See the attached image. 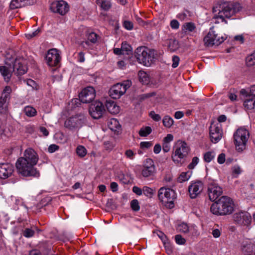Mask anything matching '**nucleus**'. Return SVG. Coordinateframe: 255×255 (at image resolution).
Returning a JSON list of instances; mask_svg holds the SVG:
<instances>
[{"label": "nucleus", "mask_w": 255, "mask_h": 255, "mask_svg": "<svg viewBox=\"0 0 255 255\" xmlns=\"http://www.w3.org/2000/svg\"><path fill=\"white\" fill-rule=\"evenodd\" d=\"M39 159L37 153L32 148L26 149L22 157L17 160L15 166L18 174L24 177L39 176V172L34 166Z\"/></svg>", "instance_id": "f257e3e1"}, {"label": "nucleus", "mask_w": 255, "mask_h": 255, "mask_svg": "<svg viewBox=\"0 0 255 255\" xmlns=\"http://www.w3.org/2000/svg\"><path fill=\"white\" fill-rule=\"evenodd\" d=\"M134 56L139 63L149 67L153 64L158 57V52L154 49L145 46L137 47L134 52Z\"/></svg>", "instance_id": "f03ea898"}, {"label": "nucleus", "mask_w": 255, "mask_h": 255, "mask_svg": "<svg viewBox=\"0 0 255 255\" xmlns=\"http://www.w3.org/2000/svg\"><path fill=\"white\" fill-rule=\"evenodd\" d=\"M236 4L231 1L220 0L213 7V12L218 11V17L222 21L227 23L225 18H230L238 11L236 9Z\"/></svg>", "instance_id": "7ed1b4c3"}, {"label": "nucleus", "mask_w": 255, "mask_h": 255, "mask_svg": "<svg viewBox=\"0 0 255 255\" xmlns=\"http://www.w3.org/2000/svg\"><path fill=\"white\" fill-rule=\"evenodd\" d=\"M249 137V131L243 127L239 128L234 133V142L236 149L239 152H242L246 148Z\"/></svg>", "instance_id": "20e7f679"}, {"label": "nucleus", "mask_w": 255, "mask_h": 255, "mask_svg": "<svg viewBox=\"0 0 255 255\" xmlns=\"http://www.w3.org/2000/svg\"><path fill=\"white\" fill-rule=\"evenodd\" d=\"M158 198L160 202L171 209L174 207V201L176 198V194L174 190L163 187L158 190Z\"/></svg>", "instance_id": "39448f33"}, {"label": "nucleus", "mask_w": 255, "mask_h": 255, "mask_svg": "<svg viewBox=\"0 0 255 255\" xmlns=\"http://www.w3.org/2000/svg\"><path fill=\"white\" fill-rule=\"evenodd\" d=\"M131 81L127 80L122 83H117L114 85L110 90V96L115 99H119L124 95L127 90L130 86Z\"/></svg>", "instance_id": "423d86ee"}, {"label": "nucleus", "mask_w": 255, "mask_h": 255, "mask_svg": "<svg viewBox=\"0 0 255 255\" xmlns=\"http://www.w3.org/2000/svg\"><path fill=\"white\" fill-rule=\"evenodd\" d=\"M223 190L215 181L208 178V198L211 201H215L222 194Z\"/></svg>", "instance_id": "0eeeda50"}, {"label": "nucleus", "mask_w": 255, "mask_h": 255, "mask_svg": "<svg viewBox=\"0 0 255 255\" xmlns=\"http://www.w3.org/2000/svg\"><path fill=\"white\" fill-rule=\"evenodd\" d=\"M175 151L172 158L174 161L177 160V158L183 159L188 155L189 148L184 141H178L175 147Z\"/></svg>", "instance_id": "6e6552de"}, {"label": "nucleus", "mask_w": 255, "mask_h": 255, "mask_svg": "<svg viewBox=\"0 0 255 255\" xmlns=\"http://www.w3.org/2000/svg\"><path fill=\"white\" fill-rule=\"evenodd\" d=\"M86 118L84 115L80 114L67 119L64 123L65 128L73 130L82 126L85 121Z\"/></svg>", "instance_id": "1a4fd4ad"}, {"label": "nucleus", "mask_w": 255, "mask_h": 255, "mask_svg": "<svg viewBox=\"0 0 255 255\" xmlns=\"http://www.w3.org/2000/svg\"><path fill=\"white\" fill-rule=\"evenodd\" d=\"M89 111L90 115L94 119H98L102 116L105 108L102 103L96 101L91 104Z\"/></svg>", "instance_id": "9d476101"}, {"label": "nucleus", "mask_w": 255, "mask_h": 255, "mask_svg": "<svg viewBox=\"0 0 255 255\" xmlns=\"http://www.w3.org/2000/svg\"><path fill=\"white\" fill-rule=\"evenodd\" d=\"M233 219L237 224L244 226L250 225L252 221V217L250 214L245 211L234 214Z\"/></svg>", "instance_id": "9b49d317"}, {"label": "nucleus", "mask_w": 255, "mask_h": 255, "mask_svg": "<svg viewBox=\"0 0 255 255\" xmlns=\"http://www.w3.org/2000/svg\"><path fill=\"white\" fill-rule=\"evenodd\" d=\"M45 59L49 66H57L60 61L61 57L57 49H51L47 52Z\"/></svg>", "instance_id": "f8f14e48"}, {"label": "nucleus", "mask_w": 255, "mask_h": 255, "mask_svg": "<svg viewBox=\"0 0 255 255\" xmlns=\"http://www.w3.org/2000/svg\"><path fill=\"white\" fill-rule=\"evenodd\" d=\"M95 90L93 87L89 86L84 88L79 94V98L83 103L92 102L95 97Z\"/></svg>", "instance_id": "ddd939ff"}, {"label": "nucleus", "mask_w": 255, "mask_h": 255, "mask_svg": "<svg viewBox=\"0 0 255 255\" xmlns=\"http://www.w3.org/2000/svg\"><path fill=\"white\" fill-rule=\"evenodd\" d=\"M221 206L223 212L224 216L231 214L234 211V203L233 200L230 197L226 196L221 197Z\"/></svg>", "instance_id": "4468645a"}, {"label": "nucleus", "mask_w": 255, "mask_h": 255, "mask_svg": "<svg viewBox=\"0 0 255 255\" xmlns=\"http://www.w3.org/2000/svg\"><path fill=\"white\" fill-rule=\"evenodd\" d=\"M50 9L53 12L64 15L68 11L69 6L64 0L56 1L51 4Z\"/></svg>", "instance_id": "2eb2a0df"}, {"label": "nucleus", "mask_w": 255, "mask_h": 255, "mask_svg": "<svg viewBox=\"0 0 255 255\" xmlns=\"http://www.w3.org/2000/svg\"><path fill=\"white\" fill-rule=\"evenodd\" d=\"M225 38L223 36L220 37L216 33L214 28H210L208 32V46H218L221 43L224 42Z\"/></svg>", "instance_id": "dca6fc26"}, {"label": "nucleus", "mask_w": 255, "mask_h": 255, "mask_svg": "<svg viewBox=\"0 0 255 255\" xmlns=\"http://www.w3.org/2000/svg\"><path fill=\"white\" fill-rule=\"evenodd\" d=\"M155 172V168L154 162L151 159H146L141 171L142 175L144 177H148L153 175Z\"/></svg>", "instance_id": "f3484780"}, {"label": "nucleus", "mask_w": 255, "mask_h": 255, "mask_svg": "<svg viewBox=\"0 0 255 255\" xmlns=\"http://www.w3.org/2000/svg\"><path fill=\"white\" fill-rule=\"evenodd\" d=\"M14 171L13 165L9 163L0 164V178L6 179L11 176Z\"/></svg>", "instance_id": "a211bd4d"}, {"label": "nucleus", "mask_w": 255, "mask_h": 255, "mask_svg": "<svg viewBox=\"0 0 255 255\" xmlns=\"http://www.w3.org/2000/svg\"><path fill=\"white\" fill-rule=\"evenodd\" d=\"M203 189V184L201 181L193 182L188 187V191L191 198H195Z\"/></svg>", "instance_id": "6ab92c4d"}, {"label": "nucleus", "mask_w": 255, "mask_h": 255, "mask_svg": "<svg viewBox=\"0 0 255 255\" xmlns=\"http://www.w3.org/2000/svg\"><path fill=\"white\" fill-rule=\"evenodd\" d=\"M12 92L11 88L9 86H5L2 90L0 98V104L4 108L7 109V105L10 98V94Z\"/></svg>", "instance_id": "aec40b11"}, {"label": "nucleus", "mask_w": 255, "mask_h": 255, "mask_svg": "<svg viewBox=\"0 0 255 255\" xmlns=\"http://www.w3.org/2000/svg\"><path fill=\"white\" fill-rule=\"evenodd\" d=\"M22 59H16L13 64L12 70L17 75H23L27 71V67L23 65Z\"/></svg>", "instance_id": "412c9836"}, {"label": "nucleus", "mask_w": 255, "mask_h": 255, "mask_svg": "<svg viewBox=\"0 0 255 255\" xmlns=\"http://www.w3.org/2000/svg\"><path fill=\"white\" fill-rule=\"evenodd\" d=\"M214 203L212 204L210 207L211 212L214 215L217 216H224L223 212L221 206V197L216 201H214Z\"/></svg>", "instance_id": "4be33fe9"}, {"label": "nucleus", "mask_w": 255, "mask_h": 255, "mask_svg": "<svg viewBox=\"0 0 255 255\" xmlns=\"http://www.w3.org/2000/svg\"><path fill=\"white\" fill-rule=\"evenodd\" d=\"M12 71V67L10 66L9 67L6 66H0V73L3 76L5 81L7 82L10 79Z\"/></svg>", "instance_id": "5701e85b"}, {"label": "nucleus", "mask_w": 255, "mask_h": 255, "mask_svg": "<svg viewBox=\"0 0 255 255\" xmlns=\"http://www.w3.org/2000/svg\"><path fill=\"white\" fill-rule=\"evenodd\" d=\"M106 107L109 112L112 114H118L120 111L119 107L114 101L112 100L106 101Z\"/></svg>", "instance_id": "b1692460"}, {"label": "nucleus", "mask_w": 255, "mask_h": 255, "mask_svg": "<svg viewBox=\"0 0 255 255\" xmlns=\"http://www.w3.org/2000/svg\"><path fill=\"white\" fill-rule=\"evenodd\" d=\"M29 0H11L9 7L11 9H14L24 6L29 4Z\"/></svg>", "instance_id": "393cba45"}, {"label": "nucleus", "mask_w": 255, "mask_h": 255, "mask_svg": "<svg viewBox=\"0 0 255 255\" xmlns=\"http://www.w3.org/2000/svg\"><path fill=\"white\" fill-rule=\"evenodd\" d=\"M240 93L244 98L255 97V85L251 86L249 90L245 89H241Z\"/></svg>", "instance_id": "a878e982"}, {"label": "nucleus", "mask_w": 255, "mask_h": 255, "mask_svg": "<svg viewBox=\"0 0 255 255\" xmlns=\"http://www.w3.org/2000/svg\"><path fill=\"white\" fill-rule=\"evenodd\" d=\"M108 125L110 129L115 131H119L121 128L119 121L116 119H111Z\"/></svg>", "instance_id": "bb28decb"}, {"label": "nucleus", "mask_w": 255, "mask_h": 255, "mask_svg": "<svg viewBox=\"0 0 255 255\" xmlns=\"http://www.w3.org/2000/svg\"><path fill=\"white\" fill-rule=\"evenodd\" d=\"M96 3L105 11L108 10L111 7L110 0H96Z\"/></svg>", "instance_id": "cd10ccee"}, {"label": "nucleus", "mask_w": 255, "mask_h": 255, "mask_svg": "<svg viewBox=\"0 0 255 255\" xmlns=\"http://www.w3.org/2000/svg\"><path fill=\"white\" fill-rule=\"evenodd\" d=\"M138 76L139 81L143 84H147L149 82V77L148 75L143 71L138 72Z\"/></svg>", "instance_id": "c85d7f7f"}, {"label": "nucleus", "mask_w": 255, "mask_h": 255, "mask_svg": "<svg viewBox=\"0 0 255 255\" xmlns=\"http://www.w3.org/2000/svg\"><path fill=\"white\" fill-rule=\"evenodd\" d=\"M168 47L171 52H174L179 48L178 41L175 39H170L168 42Z\"/></svg>", "instance_id": "c756f323"}, {"label": "nucleus", "mask_w": 255, "mask_h": 255, "mask_svg": "<svg viewBox=\"0 0 255 255\" xmlns=\"http://www.w3.org/2000/svg\"><path fill=\"white\" fill-rule=\"evenodd\" d=\"M255 250V246L252 243H249L244 245L243 246V252L244 255L253 253Z\"/></svg>", "instance_id": "7c9ffc66"}, {"label": "nucleus", "mask_w": 255, "mask_h": 255, "mask_svg": "<svg viewBox=\"0 0 255 255\" xmlns=\"http://www.w3.org/2000/svg\"><path fill=\"white\" fill-rule=\"evenodd\" d=\"M209 134L211 142L214 143L218 142L221 139L223 135V133H220V132H217V133L213 132L212 133H209Z\"/></svg>", "instance_id": "2f4dec72"}, {"label": "nucleus", "mask_w": 255, "mask_h": 255, "mask_svg": "<svg viewBox=\"0 0 255 255\" xmlns=\"http://www.w3.org/2000/svg\"><path fill=\"white\" fill-rule=\"evenodd\" d=\"M244 98V106L245 108L248 110H251L252 108H254L252 105L255 103V99L253 97Z\"/></svg>", "instance_id": "473e14b6"}, {"label": "nucleus", "mask_w": 255, "mask_h": 255, "mask_svg": "<svg viewBox=\"0 0 255 255\" xmlns=\"http://www.w3.org/2000/svg\"><path fill=\"white\" fill-rule=\"evenodd\" d=\"M152 132V128L150 127H142L139 130L138 133L141 137H146Z\"/></svg>", "instance_id": "72a5a7b5"}, {"label": "nucleus", "mask_w": 255, "mask_h": 255, "mask_svg": "<svg viewBox=\"0 0 255 255\" xmlns=\"http://www.w3.org/2000/svg\"><path fill=\"white\" fill-rule=\"evenodd\" d=\"M25 115L28 117H34L36 114V110L31 106H26L24 110Z\"/></svg>", "instance_id": "f704fd0d"}, {"label": "nucleus", "mask_w": 255, "mask_h": 255, "mask_svg": "<svg viewBox=\"0 0 255 255\" xmlns=\"http://www.w3.org/2000/svg\"><path fill=\"white\" fill-rule=\"evenodd\" d=\"M220 127L221 126L218 124H214V123H211L210 127L209 133H212L213 132L215 133H217V132L223 133L222 130Z\"/></svg>", "instance_id": "c9c22d12"}, {"label": "nucleus", "mask_w": 255, "mask_h": 255, "mask_svg": "<svg viewBox=\"0 0 255 255\" xmlns=\"http://www.w3.org/2000/svg\"><path fill=\"white\" fill-rule=\"evenodd\" d=\"M173 123L174 121L172 118L168 116H165L163 119V124L167 128L171 127L173 125Z\"/></svg>", "instance_id": "e433bc0d"}, {"label": "nucleus", "mask_w": 255, "mask_h": 255, "mask_svg": "<svg viewBox=\"0 0 255 255\" xmlns=\"http://www.w3.org/2000/svg\"><path fill=\"white\" fill-rule=\"evenodd\" d=\"M142 191L143 194L149 198H151L155 192L153 189L147 186L143 187Z\"/></svg>", "instance_id": "4c0bfd02"}, {"label": "nucleus", "mask_w": 255, "mask_h": 255, "mask_svg": "<svg viewBox=\"0 0 255 255\" xmlns=\"http://www.w3.org/2000/svg\"><path fill=\"white\" fill-rule=\"evenodd\" d=\"M191 173L189 172H182L178 178L180 182L187 181L190 177Z\"/></svg>", "instance_id": "58836bf2"}, {"label": "nucleus", "mask_w": 255, "mask_h": 255, "mask_svg": "<svg viewBox=\"0 0 255 255\" xmlns=\"http://www.w3.org/2000/svg\"><path fill=\"white\" fill-rule=\"evenodd\" d=\"M77 154L80 157H84L87 153L86 149L82 145H79L76 148Z\"/></svg>", "instance_id": "ea45409f"}, {"label": "nucleus", "mask_w": 255, "mask_h": 255, "mask_svg": "<svg viewBox=\"0 0 255 255\" xmlns=\"http://www.w3.org/2000/svg\"><path fill=\"white\" fill-rule=\"evenodd\" d=\"M98 35L95 32H91L88 35V41L86 43H88L89 42H91L93 43H96L97 40Z\"/></svg>", "instance_id": "a19ab883"}, {"label": "nucleus", "mask_w": 255, "mask_h": 255, "mask_svg": "<svg viewBox=\"0 0 255 255\" xmlns=\"http://www.w3.org/2000/svg\"><path fill=\"white\" fill-rule=\"evenodd\" d=\"M130 206L131 209L134 211H138L140 209V206L139 205L138 202L137 200H133L131 201Z\"/></svg>", "instance_id": "79ce46f5"}, {"label": "nucleus", "mask_w": 255, "mask_h": 255, "mask_svg": "<svg viewBox=\"0 0 255 255\" xmlns=\"http://www.w3.org/2000/svg\"><path fill=\"white\" fill-rule=\"evenodd\" d=\"M40 29L39 28H38L33 32L25 34V36L27 39H31L33 37L38 36L40 33Z\"/></svg>", "instance_id": "37998d69"}, {"label": "nucleus", "mask_w": 255, "mask_h": 255, "mask_svg": "<svg viewBox=\"0 0 255 255\" xmlns=\"http://www.w3.org/2000/svg\"><path fill=\"white\" fill-rule=\"evenodd\" d=\"M156 95V93L155 92H151L146 94H143L141 95H140L138 96V98L140 101H143L145 99H148L151 97L154 96Z\"/></svg>", "instance_id": "c03bdc74"}, {"label": "nucleus", "mask_w": 255, "mask_h": 255, "mask_svg": "<svg viewBox=\"0 0 255 255\" xmlns=\"http://www.w3.org/2000/svg\"><path fill=\"white\" fill-rule=\"evenodd\" d=\"M247 63L249 66L255 65V55H254V52L247 58Z\"/></svg>", "instance_id": "a18cd8bd"}, {"label": "nucleus", "mask_w": 255, "mask_h": 255, "mask_svg": "<svg viewBox=\"0 0 255 255\" xmlns=\"http://www.w3.org/2000/svg\"><path fill=\"white\" fill-rule=\"evenodd\" d=\"M157 235L160 238L161 241H162L163 244L165 246V247H166V244L168 245V239H167L166 235L162 232H159L157 233Z\"/></svg>", "instance_id": "49530a36"}, {"label": "nucleus", "mask_w": 255, "mask_h": 255, "mask_svg": "<svg viewBox=\"0 0 255 255\" xmlns=\"http://www.w3.org/2000/svg\"><path fill=\"white\" fill-rule=\"evenodd\" d=\"M34 234V231L31 229L26 228L24 230L23 235L25 237L30 238Z\"/></svg>", "instance_id": "de8ad7c7"}, {"label": "nucleus", "mask_w": 255, "mask_h": 255, "mask_svg": "<svg viewBox=\"0 0 255 255\" xmlns=\"http://www.w3.org/2000/svg\"><path fill=\"white\" fill-rule=\"evenodd\" d=\"M183 26H184L185 29H186L189 31H190V32L193 31L195 29V24L192 22L186 23L183 25Z\"/></svg>", "instance_id": "09e8293b"}, {"label": "nucleus", "mask_w": 255, "mask_h": 255, "mask_svg": "<svg viewBox=\"0 0 255 255\" xmlns=\"http://www.w3.org/2000/svg\"><path fill=\"white\" fill-rule=\"evenodd\" d=\"M149 116L155 121L158 122L161 120V118L159 114H156L154 111H151L149 113Z\"/></svg>", "instance_id": "8fccbe9b"}, {"label": "nucleus", "mask_w": 255, "mask_h": 255, "mask_svg": "<svg viewBox=\"0 0 255 255\" xmlns=\"http://www.w3.org/2000/svg\"><path fill=\"white\" fill-rule=\"evenodd\" d=\"M199 161V159L197 157H193L191 163H190L188 165V168L190 169H193L196 166V165L198 163Z\"/></svg>", "instance_id": "3c124183"}, {"label": "nucleus", "mask_w": 255, "mask_h": 255, "mask_svg": "<svg viewBox=\"0 0 255 255\" xmlns=\"http://www.w3.org/2000/svg\"><path fill=\"white\" fill-rule=\"evenodd\" d=\"M172 67L174 68H176L179 64L180 58L178 56L174 55L172 58Z\"/></svg>", "instance_id": "603ef678"}, {"label": "nucleus", "mask_w": 255, "mask_h": 255, "mask_svg": "<svg viewBox=\"0 0 255 255\" xmlns=\"http://www.w3.org/2000/svg\"><path fill=\"white\" fill-rule=\"evenodd\" d=\"M121 47L123 52L126 51L127 52V54H128V52L131 51L132 49L131 47L126 42H123Z\"/></svg>", "instance_id": "864d4df0"}, {"label": "nucleus", "mask_w": 255, "mask_h": 255, "mask_svg": "<svg viewBox=\"0 0 255 255\" xmlns=\"http://www.w3.org/2000/svg\"><path fill=\"white\" fill-rule=\"evenodd\" d=\"M176 243L179 245H183L185 243V240L180 235H177L175 237Z\"/></svg>", "instance_id": "5fc2aeb1"}, {"label": "nucleus", "mask_w": 255, "mask_h": 255, "mask_svg": "<svg viewBox=\"0 0 255 255\" xmlns=\"http://www.w3.org/2000/svg\"><path fill=\"white\" fill-rule=\"evenodd\" d=\"M178 230L181 232L187 233L188 231V227L186 224L182 223L178 226Z\"/></svg>", "instance_id": "6e6d98bb"}, {"label": "nucleus", "mask_w": 255, "mask_h": 255, "mask_svg": "<svg viewBox=\"0 0 255 255\" xmlns=\"http://www.w3.org/2000/svg\"><path fill=\"white\" fill-rule=\"evenodd\" d=\"M152 144L150 141H142L140 143V147L141 148H148L152 146Z\"/></svg>", "instance_id": "4d7b16f0"}, {"label": "nucleus", "mask_w": 255, "mask_h": 255, "mask_svg": "<svg viewBox=\"0 0 255 255\" xmlns=\"http://www.w3.org/2000/svg\"><path fill=\"white\" fill-rule=\"evenodd\" d=\"M170 25L172 28L177 29L179 28V23L177 20L173 19L171 21Z\"/></svg>", "instance_id": "13d9d810"}, {"label": "nucleus", "mask_w": 255, "mask_h": 255, "mask_svg": "<svg viewBox=\"0 0 255 255\" xmlns=\"http://www.w3.org/2000/svg\"><path fill=\"white\" fill-rule=\"evenodd\" d=\"M124 26L128 30H131L133 28V23L129 21H125L124 23Z\"/></svg>", "instance_id": "bf43d9fd"}, {"label": "nucleus", "mask_w": 255, "mask_h": 255, "mask_svg": "<svg viewBox=\"0 0 255 255\" xmlns=\"http://www.w3.org/2000/svg\"><path fill=\"white\" fill-rule=\"evenodd\" d=\"M59 146L56 144H51L48 148V151L50 153H53L58 150Z\"/></svg>", "instance_id": "052dcab7"}, {"label": "nucleus", "mask_w": 255, "mask_h": 255, "mask_svg": "<svg viewBox=\"0 0 255 255\" xmlns=\"http://www.w3.org/2000/svg\"><path fill=\"white\" fill-rule=\"evenodd\" d=\"M173 140V136L171 134H168L163 139V142L170 143Z\"/></svg>", "instance_id": "680f3d73"}, {"label": "nucleus", "mask_w": 255, "mask_h": 255, "mask_svg": "<svg viewBox=\"0 0 255 255\" xmlns=\"http://www.w3.org/2000/svg\"><path fill=\"white\" fill-rule=\"evenodd\" d=\"M125 154H126V156L128 158H129L130 159H132L135 155V154L132 151V150H131L130 149L126 150L125 152Z\"/></svg>", "instance_id": "e2e57ef3"}, {"label": "nucleus", "mask_w": 255, "mask_h": 255, "mask_svg": "<svg viewBox=\"0 0 255 255\" xmlns=\"http://www.w3.org/2000/svg\"><path fill=\"white\" fill-rule=\"evenodd\" d=\"M162 149L164 152H168L170 149V143L163 142Z\"/></svg>", "instance_id": "0e129e2a"}, {"label": "nucleus", "mask_w": 255, "mask_h": 255, "mask_svg": "<svg viewBox=\"0 0 255 255\" xmlns=\"http://www.w3.org/2000/svg\"><path fill=\"white\" fill-rule=\"evenodd\" d=\"M132 191L137 195H141L143 193L142 190L137 186L133 187Z\"/></svg>", "instance_id": "69168bd1"}, {"label": "nucleus", "mask_w": 255, "mask_h": 255, "mask_svg": "<svg viewBox=\"0 0 255 255\" xmlns=\"http://www.w3.org/2000/svg\"><path fill=\"white\" fill-rule=\"evenodd\" d=\"M218 162L219 164H223L225 161V154L224 153L220 154L218 157Z\"/></svg>", "instance_id": "338daca9"}, {"label": "nucleus", "mask_w": 255, "mask_h": 255, "mask_svg": "<svg viewBox=\"0 0 255 255\" xmlns=\"http://www.w3.org/2000/svg\"><path fill=\"white\" fill-rule=\"evenodd\" d=\"M233 173L237 175L240 174L241 173V169L239 165H235L233 167Z\"/></svg>", "instance_id": "774afa93"}]
</instances>
